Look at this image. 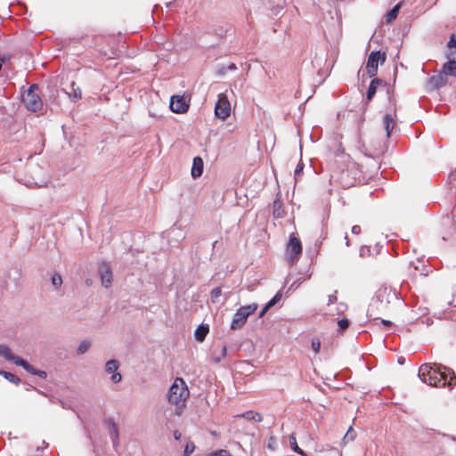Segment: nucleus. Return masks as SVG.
<instances>
[{
	"label": "nucleus",
	"instance_id": "obj_1",
	"mask_svg": "<svg viewBox=\"0 0 456 456\" xmlns=\"http://www.w3.org/2000/svg\"><path fill=\"white\" fill-rule=\"evenodd\" d=\"M418 376L422 382L436 387L452 390L456 385L453 370L438 363H423L419 368Z\"/></svg>",
	"mask_w": 456,
	"mask_h": 456
},
{
	"label": "nucleus",
	"instance_id": "obj_2",
	"mask_svg": "<svg viewBox=\"0 0 456 456\" xmlns=\"http://www.w3.org/2000/svg\"><path fill=\"white\" fill-rule=\"evenodd\" d=\"M189 395L190 392L185 381L182 378H176L171 385L167 395L168 402L176 406L175 410L176 415L182 414L184 402L189 397Z\"/></svg>",
	"mask_w": 456,
	"mask_h": 456
},
{
	"label": "nucleus",
	"instance_id": "obj_3",
	"mask_svg": "<svg viewBox=\"0 0 456 456\" xmlns=\"http://www.w3.org/2000/svg\"><path fill=\"white\" fill-rule=\"evenodd\" d=\"M258 305L256 303L240 306L234 314L230 329L232 330H240L247 322L249 315L253 314Z\"/></svg>",
	"mask_w": 456,
	"mask_h": 456
},
{
	"label": "nucleus",
	"instance_id": "obj_4",
	"mask_svg": "<svg viewBox=\"0 0 456 456\" xmlns=\"http://www.w3.org/2000/svg\"><path fill=\"white\" fill-rule=\"evenodd\" d=\"M38 86L37 84L31 85L27 93L22 95V101L28 110L36 112L41 110L43 102L37 94Z\"/></svg>",
	"mask_w": 456,
	"mask_h": 456
},
{
	"label": "nucleus",
	"instance_id": "obj_5",
	"mask_svg": "<svg viewBox=\"0 0 456 456\" xmlns=\"http://www.w3.org/2000/svg\"><path fill=\"white\" fill-rule=\"evenodd\" d=\"M386 61V53L379 51L371 52L366 63V71L370 77H374L378 72L379 62L381 64Z\"/></svg>",
	"mask_w": 456,
	"mask_h": 456
},
{
	"label": "nucleus",
	"instance_id": "obj_6",
	"mask_svg": "<svg viewBox=\"0 0 456 456\" xmlns=\"http://www.w3.org/2000/svg\"><path fill=\"white\" fill-rule=\"evenodd\" d=\"M215 114L223 120L231 115V104L226 94H218V99L215 105Z\"/></svg>",
	"mask_w": 456,
	"mask_h": 456
},
{
	"label": "nucleus",
	"instance_id": "obj_7",
	"mask_svg": "<svg viewBox=\"0 0 456 456\" xmlns=\"http://www.w3.org/2000/svg\"><path fill=\"white\" fill-rule=\"evenodd\" d=\"M301 252L302 246L300 240L297 238L291 236L287 246V256L289 262L293 264Z\"/></svg>",
	"mask_w": 456,
	"mask_h": 456
},
{
	"label": "nucleus",
	"instance_id": "obj_8",
	"mask_svg": "<svg viewBox=\"0 0 456 456\" xmlns=\"http://www.w3.org/2000/svg\"><path fill=\"white\" fill-rule=\"evenodd\" d=\"M190 107L189 100L183 95H174L170 100V110L175 113H185Z\"/></svg>",
	"mask_w": 456,
	"mask_h": 456
},
{
	"label": "nucleus",
	"instance_id": "obj_9",
	"mask_svg": "<svg viewBox=\"0 0 456 456\" xmlns=\"http://www.w3.org/2000/svg\"><path fill=\"white\" fill-rule=\"evenodd\" d=\"M99 274L101 277L102 284L105 288H109L112 283V272L111 268L107 263H101L99 265Z\"/></svg>",
	"mask_w": 456,
	"mask_h": 456
},
{
	"label": "nucleus",
	"instance_id": "obj_10",
	"mask_svg": "<svg viewBox=\"0 0 456 456\" xmlns=\"http://www.w3.org/2000/svg\"><path fill=\"white\" fill-rule=\"evenodd\" d=\"M118 368L119 362L115 359L109 360L105 364V371L111 374L110 380L115 384L120 382L122 379L121 374L118 372Z\"/></svg>",
	"mask_w": 456,
	"mask_h": 456
},
{
	"label": "nucleus",
	"instance_id": "obj_11",
	"mask_svg": "<svg viewBox=\"0 0 456 456\" xmlns=\"http://www.w3.org/2000/svg\"><path fill=\"white\" fill-rule=\"evenodd\" d=\"M448 61L443 65L442 72L445 77L453 76L456 77V58L455 53L451 52L447 53Z\"/></svg>",
	"mask_w": 456,
	"mask_h": 456
},
{
	"label": "nucleus",
	"instance_id": "obj_12",
	"mask_svg": "<svg viewBox=\"0 0 456 456\" xmlns=\"http://www.w3.org/2000/svg\"><path fill=\"white\" fill-rule=\"evenodd\" d=\"M282 443L285 446H289L293 452H297L300 456H307L305 452L298 446L294 434L289 435L288 437H284Z\"/></svg>",
	"mask_w": 456,
	"mask_h": 456
},
{
	"label": "nucleus",
	"instance_id": "obj_13",
	"mask_svg": "<svg viewBox=\"0 0 456 456\" xmlns=\"http://www.w3.org/2000/svg\"><path fill=\"white\" fill-rule=\"evenodd\" d=\"M390 298L396 299V294L390 289L382 288L379 289L377 292V301H379L380 304H383L384 300L388 304L390 302Z\"/></svg>",
	"mask_w": 456,
	"mask_h": 456
},
{
	"label": "nucleus",
	"instance_id": "obj_14",
	"mask_svg": "<svg viewBox=\"0 0 456 456\" xmlns=\"http://www.w3.org/2000/svg\"><path fill=\"white\" fill-rule=\"evenodd\" d=\"M64 90H65L66 94H68L69 98L72 102H77L82 97L81 89L79 88V86H77L76 85V83L74 81H72L69 84L68 89H64Z\"/></svg>",
	"mask_w": 456,
	"mask_h": 456
},
{
	"label": "nucleus",
	"instance_id": "obj_15",
	"mask_svg": "<svg viewBox=\"0 0 456 456\" xmlns=\"http://www.w3.org/2000/svg\"><path fill=\"white\" fill-rule=\"evenodd\" d=\"M227 354V346L222 344L215 347L211 353L212 360L215 363H219Z\"/></svg>",
	"mask_w": 456,
	"mask_h": 456
},
{
	"label": "nucleus",
	"instance_id": "obj_16",
	"mask_svg": "<svg viewBox=\"0 0 456 456\" xmlns=\"http://www.w3.org/2000/svg\"><path fill=\"white\" fill-rule=\"evenodd\" d=\"M204 163L200 157H195L193 159L192 167H191V176L193 178L200 177L203 173Z\"/></svg>",
	"mask_w": 456,
	"mask_h": 456
},
{
	"label": "nucleus",
	"instance_id": "obj_17",
	"mask_svg": "<svg viewBox=\"0 0 456 456\" xmlns=\"http://www.w3.org/2000/svg\"><path fill=\"white\" fill-rule=\"evenodd\" d=\"M447 82V78L443 72L434 75L429 78V84L434 88H440Z\"/></svg>",
	"mask_w": 456,
	"mask_h": 456
},
{
	"label": "nucleus",
	"instance_id": "obj_18",
	"mask_svg": "<svg viewBox=\"0 0 456 456\" xmlns=\"http://www.w3.org/2000/svg\"><path fill=\"white\" fill-rule=\"evenodd\" d=\"M383 80L378 77L371 80L366 94V99L368 101H370L374 97L378 86L383 85Z\"/></svg>",
	"mask_w": 456,
	"mask_h": 456
},
{
	"label": "nucleus",
	"instance_id": "obj_19",
	"mask_svg": "<svg viewBox=\"0 0 456 456\" xmlns=\"http://www.w3.org/2000/svg\"><path fill=\"white\" fill-rule=\"evenodd\" d=\"M105 422L110 428V439L112 440L113 444H115L118 440V428L115 423V420L113 418H108Z\"/></svg>",
	"mask_w": 456,
	"mask_h": 456
},
{
	"label": "nucleus",
	"instance_id": "obj_20",
	"mask_svg": "<svg viewBox=\"0 0 456 456\" xmlns=\"http://www.w3.org/2000/svg\"><path fill=\"white\" fill-rule=\"evenodd\" d=\"M383 125L387 133V137H389L391 132L395 127V120L391 114H386L383 118Z\"/></svg>",
	"mask_w": 456,
	"mask_h": 456
},
{
	"label": "nucleus",
	"instance_id": "obj_21",
	"mask_svg": "<svg viewBox=\"0 0 456 456\" xmlns=\"http://www.w3.org/2000/svg\"><path fill=\"white\" fill-rule=\"evenodd\" d=\"M208 331H209V329H208V325L201 324V325L198 326L194 332L195 339L199 342L204 341Z\"/></svg>",
	"mask_w": 456,
	"mask_h": 456
},
{
	"label": "nucleus",
	"instance_id": "obj_22",
	"mask_svg": "<svg viewBox=\"0 0 456 456\" xmlns=\"http://www.w3.org/2000/svg\"><path fill=\"white\" fill-rule=\"evenodd\" d=\"M402 6V2L398 3L397 4H395L387 13V16H386V20H387V22L389 23L391 22L392 20H394L397 15H398V12H399V10Z\"/></svg>",
	"mask_w": 456,
	"mask_h": 456
},
{
	"label": "nucleus",
	"instance_id": "obj_23",
	"mask_svg": "<svg viewBox=\"0 0 456 456\" xmlns=\"http://www.w3.org/2000/svg\"><path fill=\"white\" fill-rule=\"evenodd\" d=\"M0 375L4 376L8 381H10L13 384L17 385L20 382V379L12 372L5 371V370H0Z\"/></svg>",
	"mask_w": 456,
	"mask_h": 456
},
{
	"label": "nucleus",
	"instance_id": "obj_24",
	"mask_svg": "<svg viewBox=\"0 0 456 456\" xmlns=\"http://www.w3.org/2000/svg\"><path fill=\"white\" fill-rule=\"evenodd\" d=\"M10 361L16 364L17 366H21L24 370H26L28 365V362L27 361L14 354H12Z\"/></svg>",
	"mask_w": 456,
	"mask_h": 456
},
{
	"label": "nucleus",
	"instance_id": "obj_25",
	"mask_svg": "<svg viewBox=\"0 0 456 456\" xmlns=\"http://www.w3.org/2000/svg\"><path fill=\"white\" fill-rule=\"evenodd\" d=\"M10 361L16 364L17 366H21L24 370H26L28 365V362L27 361L14 354H12Z\"/></svg>",
	"mask_w": 456,
	"mask_h": 456
},
{
	"label": "nucleus",
	"instance_id": "obj_26",
	"mask_svg": "<svg viewBox=\"0 0 456 456\" xmlns=\"http://www.w3.org/2000/svg\"><path fill=\"white\" fill-rule=\"evenodd\" d=\"M12 354H13L12 353L11 349L7 346H0V356L1 357H4L5 360L10 361Z\"/></svg>",
	"mask_w": 456,
	"mask_h": 456
},
{
	"label": "nucleus",
	"instance_id": "obj_27",
	"mask_svg": "<svg viewBox=\"0 0 456 456\" xmlns=\"http://www.w3.org/2000/svg\"><path fill=\"white\" fill-rule=\"evenodd\" d=\"M355 430L352 427H350L343 437V443L346 444L350 441H353L355 438Z\"/></svg>",
	"mask_w": 456,
	"mask_h": 456
},
{
	"label": "nucleus",
	"instance_id": "obj_28",
	"mask_svg": "<svg viewBox=\"0 0 456 456\" xmlns=\"http://www.w3.org/2000/svg\"><path fill=\"white\" fill-rule=\"evenodd\" d=\"M90 346H91V343L87 340H84L79 344L77 353L78 354H84L85 353L87 352V350L90 348Z\"/></svg>",
	"mask_w": 456,
	"mask_h": 456
},
{
	"label": "nucleus",
	"instance_id": "obj_29",
	"mask_svg": "<svg viewBox=\"0 0 456 456\" xmlns=\"http://www.w3.org/2000/svg\"><path fill=\"white\" fill-rule=\"evenodd\" d=\"M274 209L273 216L276 218H281L283 216L284 211L281 209V203L279 201H274Z\"/></svg>",
	"mask_w": 456,
	"mask_h": 456
},
{
	"label": "nucleus",
	"instance_id": "obj_30",
	"mask_svg": "<svg viewBox=\"0 0 456 456\" xmlns=\"http://www.w3.org/2000/svg\"><path fill=\"white\" fill-rule=\"evenodd\" d=\"M447 47H448L447 53H451V52H453V53H455V58H456V36H454V35L451 36V38L447 44Z\"/></svg>",
	"mask_w": 456,
	"mask_h": 456
},
{
	"label": "nucleus",
	"instance_id": "obj_31",
	"mask_svg": "<svg viewBox=\"0 0 456 456\" xmlns=\"http://www.w3.org/2000/svg\"><path fill=\"white\" fill-rule=\"evenodd\" d=\"M277 446H278L277 439L274 436H270L268 441H267L266 447L271 452H274L276 450Z\"/></svg>",
	"mask_w": 456,
	"mask_h": 456
},
{
	"label": "nucleus",
	"instance_id": "obj_32",
	"mask_svg": "<svg viewBox=\"0 0 456 456\" xmlns=\"http://www.w3.org/2000/svg\"><path fill=\"white\" fill-rule=\"evenodd\" d=\"M52 284L55 289H59L62 284V278L59 273H54L52 277Z\"/></svg>",
	"mask_w": 456,
	"mask_h": 456
},
{
	"label": "nucleus",
	"instance_id": "obj_33",
	"mask_svg": "<svg viewBox=\"0 0 456 456\" xmlns=\"http://www.w3.org/2000/svg\"><path fill=\"white\" fill-rule=\"evenodd\" d=\"M281 299V293L279 291L277 292L272 299H270L266 305L267 307L272 308L273 305H275Z\"/></svg>",
	"mask_w": 456,
	"mask_h": 456
},
{
	"label": "nucleus",
	"instance_id": "obj_34",
	"mask_svg": "<svg viewBox=\"0 0 456 456\" xmlns=\"http://www.w3.org/2000/svg\"><path fill=\"white\" fill-rule=\"evenodd\" d=\"M234 418H243L247 420H253V418H254V411H248L246 412H243L241 414H237L234 416Z\"/></svg>",
	"mask_w": 456,
	"mask_h": 456
},
{
	"label": "nucleus",
	"instance_id": "obj_35",
	"mask_svg": "<svg viewBox=\"0 0 456 456\" xmlns=\"http://www.w3.org/2000/svg\"><path fill=\"white\" fill-rule=\"evenodd\" d=\"M222 294V290L220 288H215L212 289L211 291V299L213 302H216L219 297L221 296Z\"/></svg>",
	"mask_w": 456,
	"mask_h": 456
},
{
	"label": "nucleus",
	"instance_id": "obj_36",
	"mask_svg": "<svg viewBox=\"0 0 456 456\" xmlns=\"http://www.w3.org/2000/svg\"><path fill=\"white\" fill-rule=\"evenodd\" d=\"M338 329L340 331H344L349 327V321L347 319H341L338 322Z\"/></svg>",
	"mask_w": 456,
	"mask_h": 456
},
{
	"label": "nucleus",
	"instance_id": "obj_37",
	"mask_svg": "<svg viewBox=\"0 0 456 456\" xmlns=\"http://www.w3.org/2000/svg\"><path fill=\"white\" fill-rule=\"evenodd\" d=\"M303 168H304V164L303 163H298L296 169H295V172H294V176H295V180H297L303 171Z\"/></svg>",
	"mask_w": 456,
	"mask_h": 456
},
{
	"label": "nucleus",
	"instance_id": "obj_38",
	"mask_svg": "<svg viewBox=\"0 0 456 456\" xmlns=\"http://www.w3.org/2000/svg\"><path fill=\"white\" fill-rule=\"evenodd\" d=\"M359 255H360L361 257H365L367 256H370V248L369 247H367V246H362L360 248Z\"/></svg>",
	"mask_w": 456,
	"mask_h": 456
},
{
	"label": "nucleus",
	"instance_id": "obj_39",
	"mask_svg": "<svg viewBox=\"0 0 456 456\" xmlns=\"http://www.w3.org/2000/svg\"><path fill=\"white\" fill-rule=\"evenodd\" d=\"M194 448H195V446H194L193 443H188L184 448L185 456L192 453L194 451Z\"/></svg>",
	"mask_w": 456,
	"mask_h": 456
},
{
	"label": "nucleus",
	"instance_id": "obj_40",
	"mask_svg": "<svg viewBox=\"0 0 456 456\" xmlns=\"http://www.w3.org/2000/svg\"><path fill=\"white\" fill-rule=\"evenodd\" d=\"M346 309H347V305H346V304L340 302V303L338 305L336 311H337V314H343L345 311H346Z\"/></svg>",
	"mask_w": 456,
	"mask_h": 456
},
{
	"label": "nucleus",
	"instance_id": "obj_41",
	"mask_svg": "<svg viewBox=\"0 0 456 456\" xmlns=\"http://www.w3.org/2000/svg\"><path fill=\"white\" fill-rule=\"evenodd\" d=\"M208 456H230V454L225 450H219L209 453Z\"/></svg>",
	"mask_w": 456,
	"mask_h": 456
},
{
	"label": "nucleus",
	"instance_id": "obj_42",
	"mask_svg": "<svg viewBox=\"0 0 456 456\" xmlns=\"http://www.w3.org/2000/svg\"><path fill=\"white\" fill-rule=\"evenodd\" d=\"M321 348V343L318 340H313L312 341V349L315 354L319 353Z\"/></svg>",
	"mask_w": 456,
	"mask_h": 456
},
{
	"label": "nucleus",
	"instance_id": "obj_43",
	"mask_svg": "<svg viewBox=\"0 0 456 456\" xmlns=\"http://www.w3.org/2000/svg\"><path fill=\"white\" fill-rule=\"evenodd\" d=\"M338 300V297H337V290L334 291L333 294L330 295L329 297H328V305H331V304H334L336 303Z\"/></svg>",
	"mask_w": 456,
	"mask_h": 456
},
{
	"label": "nucleus",
	"instance_id": "obj_44",
	"mask_svg": "<svg viewBox=\"0 0 456 456\" xmlns=\"http://www.w3.org/2000/svg\"><path fill=\"white\" fill-rule=\"evenodd\" d=\"M263 420V417L259 412L254 411V418L253 421L255 422H261Z\"/></svg>",
	"mask_w": 456,
	"mask_h": 456
},
{
	"label": "nucleus",
	"instance_id": "obj_45",
	"mask_svg": "<svg viewBox=\"0 0 456 456\" xmlns=\"http://www.w3.org/2000/svg\"><path fill=\"white\" fill-rule=\"evenodd\" d=\"M351 232L353 234H360L361 233V226L360 225H354L351 229Z\"/></svg>",
	"mask_w": 456,
	"mask_h": 456
},
{
	"label": "nucleus",
	"instance_id": "obj_46",
	"mask_svg": "<svg viewBox=\"0 0 456 456\" xmlns=\"http://www.w3.org/2000/svg\"><path fill=\"white\" fill-rule=\"evenodd\" d=\"M270 307L265 305L258 314V318H263L264 315L269 311Z\"/></svg>",
	"mask_w": 456,
	"mask_h": 456
},
{
	"label": "nucleus",
	"instance_id": "obj_47",
	"mask_svg": "<svg viewBox=\"0 0 456 456\" xmlns=\"http://www.w3.org/2000/svg\"><path fill=\"white\" fill-rule=\"evenodd\" d=\"M25 370L28 371L30 374L35 375V373L37 371V369L34 366H32L31 364L28 363V367H27V369Z\"/></svg>",
	"mask_w": 456,
	"mask_h": 456
},
{
	"label": "nucleus",
	"instance_id": "obj_48",
	"mask_svg": "<svg viewBox=\"0 0 456 456\" xmlns=\"http://www.w3.org/2000/svg\"><path fill=\"white\" fill-rule=\"evenodd\" d=\"M35 375H37V376H38V377H40L42 379H45L46 376H47V374H46V372L45 370H37Z\"/></svg>",
	"mask_w": 456,
	"mask_h": 456
},
{
	"label": "nucleus",
	"instance_id": "obj_49",
	"mask_svg": "<svg viewBox=\"0 0 456 456\" xmlns=\"http://www.w3.org/2000/svg\"><path fill=\"white\" fill-rule=\"evenodd\" d=\"M282 10V7L281 6H275L272 9V12H273V14L277 16L278 14H280L281 11Z\"/></svg>",
	"mask_w": 456,
	"mask_h": 456
},
{
	"label": "nucleus",
	"instance_id": "obj_50",
	"mask_svg": "<svg viewBox=\"0 0 456 456\" xmlns=\"http://www.w3.org/2000/svg\"><path fill=\"white\" fill-rule=\"evenodd\" d=\"M228 72L227 70V67L226 66H222L219 69H218V74L221 75V76H224L225 75L226 73Z\"/></svg>",
	"mask_w": 456,
	"mask_h": 456
},
{
	"label": "nucleus",
	"instance_id": "obj_51",
	"mask_svg": "<svg viewBox=\"0 0 456 456\" xmlns=\"http://www.w3.org/2000/svg\"><path fill=\"white\" fill-rule=\"evenodd\" d=\"M228 71H232L237 69V66L234 63H231L230 65L226 66Z\"/></svg>",
	"mask_w": 456,
	"mask_h": 456
},
{
	"label": "nucleus",
	"instance_id": "obj_52",
	"mask_svg": "<svg viewBox=\"0 0 456 456\" xmlns=\"http://www.w3.org/2000/svg\"><path fill=\"white\" fill-rule=\"evenodd\" d=\"M381 322L385 326H391V324H392L391 322L387 321V320H382Z\"/></svg>",
	"mask_w": 456,
	"mask_h": 456
},
{
	"label": "nucleus",
	"instance_id": "obj_53",
	"mask_svg": "<svg viewBox=\"0 0 456 456\" xmlns=\"http://www.w3.org/2000/svg\"><path fill=\"white\" fill-rule=\"evenodd\" d=\"M345 240H346V245L348 247L349 246V240H348V234L347 233L345 234Z\"/></svg>",
	"mask_w": 456,
	"mask_h": 456
},
{
	"label": "nucleus",
	"instance_id": "obj_54",
	"mask_svg": "<svg viewBox=\"0 0 456 456\" xmlns=\"http://www.w3.org/2000/svg\"><path fill=\"white\" fill-rule=\"evenodd\" d=\"M451 178L452 181L456 180V170L451 175Z\"/></svg>",
	"mask_w": 456,
	"mask_h": 456
},
{
	"label": "nucleus",
	"instance_id": "obj_55",
	"mask_svg": "<svg viewBox=\"0 0 456 456\" xmlns=\"http://www.w3.org/2000/svg\"><path fill=\"white\" fill-rule=\"evenodd\" d=\"M398 363H399V364H403V363H404V358H403V357H400V358L398 359Z\"/></svg>",
	"mask_w": 456,
	"mask_h": 456
},
{
	"label": "nucleus",
	"instance_id": "obj_56",
	"mask_svg": "<svg viewBox=\"0 0 456 456\" xmlns=\"http://www.w3.org/2000/svg\"><path fill=\"white\" fill-rule=\"evenodd\" d=\"M61 406L64 409H69V406L67 403H65L64 402H61Z\"/></svg>",
	"mask_w": 456,
	"mask_h": 456
},
{
	"label": "nucleus",
	"instance_id": "obj_57",
	"mask_svg": "<svg viewBox=\"0 0 456 456\" xmlns=\"http://www.w3.org/2000/svg\"><path fill=\"white\" fill-rule=\"evenodd\" d=\"M181 436V434L178 433L177 431L175 432V439H179V437Z\"/></svg>",
	"mask_w": 456,
	"mask_h": 456
},
{
	"label": "nucleus",
	"instance_id": "obj_58",
	"mask_svg": "<svg viewBox=\"0 0 456 456\" xmlns=\"http://www.w3.org/2000/svg\"><path fill=\"white\" fill-rule=\"evenodd\" d=\"M38 393H40L41 395H45L44 392H41L39 390H37Z\"/></svg>",
	"mask_w": 456,
	"mask_h": 456
}]
</instances>
